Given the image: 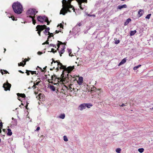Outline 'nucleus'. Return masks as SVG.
<instances>
[{
	"instance_id": "1",
	"label": "nucleus",
	"mask_w": 153,
	"mask_h": 153,
	"mask_svg": "<svg viewBox=\"0 0 153 153\" xmlns=\"http://www.w3.org/2000/svg\"><path fill=\"white\" fill-rule=\"evenodd\" d=\"M52 62L54 63L57 62V65L58 66L60 65V67L59 68L62 69H64L63 71L62 74L61 75L60 78H57L56 75L54 74L53 76H51V80H55L56 79H57V81L58 82H62V84L64 86L62 87V92L64 93V94H65L66 92V90L67 89V86H66V83L67 80L66 79L67 75L66 73H67V68H66V66L62 65L60 62H58V61H55L53 60Z\"/></svg>"
},
{
	"instance_id": "2",
	"label": "nucleus",
	"mask_w": 153,
	"mask_h": 153,
	"mask_svg": "<svg viewBox=\"0 0 153 153\" xmlns=\"http://www.w3.org/2000/svg\"><path fill=\"white\" fill-rule=\"evenodd\" d=\"M12 8L14 12L18 14L22 13L23 7L21 3L18 2H14L12 5Z\"/></svg>"
},
{
	"instance_id": "3",
	"label": "nucleus",
	"mask_w": 153,
	"mask_h": 153,
	"mask_svg": "<svg viewBox=\"0 0 153 153\" xmlns=\"http://www.w3.org/2000/svg\"><path fill=\"white\" fill-rule=\"evenodd\" d=\"M72 85L70 84L68 86V93L69 94L70 96L76 94L75 93L76 91H77L78 89L76 88H74L73 86H72Z\"/></svg>"
},
{
	"instance_id": "4",
	"label": "nucleus",
	"mask_w": 153,
	"mask_h": 153,
	"mask_svg": "<svg viewBox=\"0 0 153 153\" xmlns=\"http://www.w3.org/2000/svg\"><path fill=\"white\" fill-rule=\"evenodd\" d=\"M62 2V8L60 10V14L65 15L67 13V2L65 0H63Z\"/></svg>"
},
{
	"instance_id": "5",
	"label": "nucleus",
	"mask_w": 153,
	"mask_h": 153,
	"mask_svg": "<svg viewBox=\"0 0 153 153\" xmlns=\"http://www.w3.org/2000/svg\"><path fill=\"white\" fill-rule=\"evenodd\" d=\"M37 11H36V10L34 9H31L28 10L27 12V14L29 15L28 17L31 18L35 17V15L36 13H37Z\"/></svg>"
},
{
	"instance_id": "6",
	"label": "nucleus",
	"mask_w": 153,
	"mask_h": 153,
	"mask_svg": "<svg viewBox=\"0 0 153 153\" xmlns=\"http://www.w3.org/2000/svg\"><path fill=\"white\" fill-rule=\"evenodd\" d=\"M72 1L68 0V12H71L72 10L74 12V7L71 5V3Z\"/></svg>"
},
{
	"instance_id": "7",
	"label": "nucleus",
	"mask_w": 153,
	"mask_h": 153,
	"mask_svg": "<svg viewBox=\"0 0 153 153\" xmlns=\"http://www.w3.org/2000/svg\"><path fill=\"white\" fill-rule=\"evenodd\" d=\"M75 80H76L75 78L73 77L71 75L68 74V83L70 82V83L71 84Z\"/></svg>"
},
{
	"instance_id": "8",
	"label": "nucleus",
	"mask_w": 153,
	"mask_h": 153,
	"mask_svg": "<svg viewBox=\"0 0 153 153\" xmlns=\"http://www.w3.org/2000/svg\"><path fill=\"white\" fill-rule=\"evenodd\" d=\"M11 85L8 82L4 83L3 85V87L4 88L5 91L10 90L11 87Z\"/></svg>"
},
{
	"instance_id": "9",
	"label": "nucleus",
	"mask_w": 153,
	"mask_h": 153,
	"mask_svg": "<svg viewBox=\"0 0 153 153\" xmlns=\"http://www.w3.org/2000/svg\"><path fill=\"white\" fill-rule=\"evenodd\" d=\"M47 26L45 25H39L36 27V29H37V30H39L40 31H42Z\"/></svg>"
},
{
	"instance_id": "10",
	"label": "nucleus",
	"mask_w": 153,
	"mask_h": 153,
	"mask_svg": "<svg viewBox=\"0 0 153 153\" xmlns=\"http://www.w3.org/2000/svg\"><path fill=\"white\" fill-rule=\"evenodd\" d=\"M86 106L85 103L81 104L79 106L78 109L80 111H82L86 108Z\"/></svg>"
},
{
	"instance_id": "11",
	"label": "nucleus",
	"mask_w": 153,
	"mask_h": 153,
	"mask_svg": "<svg viewBox=\"0 0 153 153\" xmlns=\"http://www.w3.org/2000/svg\"><path fill=\"white\" fill-rule=\"evenodd\" d=\"M75 67L74 66H69L68 67V74L70 73L71 71H73V70L74 69Z\"/></svg>"
},
{
	"instance_id": "12",
	"label": "nucleus",
	"mask_w": 153,
	"mask_h": 153,
	"mask_svg": "<svg viewBox=\"0 0 153 153\" xmlns=\"http://www.w3.org/2000/svg\"><path fill=\"white\" fill-rule=\"evenodd\" d=\"M44 17L45 16H44L43 17L41 16H38L37 17L38 20L40 22H43V21H45V18H44Z\"/></svg>"
},
{
	"instance_id": "13",
	"label": "nucleus",
	"mask_w": 153,
	"mask_h": 153,
	"mask_svg": "<svg viewBox=\"0 0 153 153\" xmlns=\"http://www.w3.org/2000/svg\"><path fill=\"white\" fill-rule=\"evenodd\" d=\"M83 77L81 76L79 77L78 80L77 81V82L79 85H81L83 82Z\"/></svg>"
},
{
	"instance_id": "14",
	"label": "nucleus",
	"mask_w": 153,
	"mask_h": 153,
	"mask_svg": "<svg viewBox=\"0 0 153 153\" xmlns=\"http://www.w3.org/2000/svg\"><path fill=\"white\" fill-rule=\"evenodd\" d=\"M126 58H125L123 59L122 61L120 62L118 64V66H120L124 63H125L126 62Z\"/></svg>"
},
{
	"instance_id": "15",
	"label": "nucleus",
	"mask_w": 153,
	"mask_h": 153,
	"mask_svg": "<svg viewBox=\"0 0 153 153\" xmlns=\"http://www.w3.org/2000/svg\"><path fill=\"white\" fill-rule=\"evenodd\" d=\"M143 10H141V9H140L139 10L138 12V14L139 15V17L143 15Z\"/></svg>"
},
{
	"instance_id": "16",
	"label": "nucleus",
	"mask_w": 153,
	"mask_h": 153,
	"mask_svg": "<svg viewBox=\"0 0 153 153\" xmlns=\"http://www.w3.org/2000/svg\"><path fill=\"white\" fill-rule=\"evenodd\" d=\"M131 21V19L130 18H128L127 19L126 21L124 22V25L126 26L128 25V24L129 23V22H130Z\"/></svg>"
},
{
	"instance_id": "17",
	"label": "nucleus",
	"mask_w": 153,
	"mask_h": 153,
	"mask_svg": "<svg viewBox=\"0 0 153 153\" xmlns=\"http://www.w3.org/2000/svg\"><path fill=\"white\" fill-rule=\"evenodd\" d=\"M127 7V5L126 4H124L121 6H119L118 7V9H121L123 8H126Z\"/></svg>"
},
{
	"instance_id": "18",
	"label": "nucleus",
	"mask_w": 153,
	"mask_h": 153,
	"mask_svg": "<svg viewBox=\"0 0 153 153\" xmlns=\"http://www.w3.org/2000/svg\"><path fill=\"white\" fill-rule=\"evenodd\" d=\"M17 95L18 96H20V97H21L22 98H25V95L24 94H20V93H17Z\"/></svg>"
},
{
	"instance_id": "19",
	"label": "nucleus",
	"mask_w": 153,
	"mask_h": 153,
	"mask_svg": "<svg viewBox=\"0 0 153 153\" xmlns=\"http://www.w3.org/2000/svg\"><path fill=\"white\" fill-rule=\"evenodd\" d=\"M86 107H87L88 108H90L91 107L93 106V105L91 103H85Z\"/></svg>"
},
{
	"instance_id": "20",
	"label": "nucleus",
	"mask_w": 153,
	"mask_h": 153,
	"mask_svg": "<svg viewBox=\"0 0 153 153\" xmlns=\"http://www.w3.org/2000/svg\"><path fill=\"white\" fill-rule=\"evenodd\" d=\"M8 132L7 133V135L9 136H11L12 134V132L11 131V130L10 128H8L7 129Z\"/></svg>"
},
{
	"instance_id": "21",
	"label": "nucleus",
	"mask_w": 153,
	"mask_h": 153,
	"mask_svg": "<svg viewBox=\"0 0 153 153\" xmlns=\"http://www.w3.org/2000/svg\"><path fill=\"white\" fill-rule=\"evenodd\" d=\"M62 48H63V49L62 50L60 51V52H59V53L60 55V56H61V54H62L64 52V47H65V46L63 45H62Z\"/></svg>"
},
{
	"instance_id": "22",
	"label": "nucleus",
	"mask_w": 153,
	"mask_h": 153,
	"mask_svg": "<svg viewBox=\"0 0 153 153\" xmlns=\"http://www.w3.org/2000/svg\"><path fill=\"white\" fill-rule=\"evenodd\" d=\"M136 32L137 31L135 30L133 31H131L130 33V36H132L134 35Z\"/></svg>"
},
{
	"instance_id": "23",
	"label": "nucleus",
	"mask_w": 153,
	"mask_h": 153,
	"mask_svg": "<svg viewBox=\"0 0 153 153\" xmlns=\"http://www.w3.org/2000/svg\"><path fill=\"white\" fill-rule=\"evenodd\" d=\"M65 116V114H61L59 115V118H61V119H63L64 118Z\"/></svg>"
},
{
	"instance_id": "24",
	"label": "nucleus",
	"mask_w": 153,
	"mask_h": 153,
	"mask_svg": "<svg viewBox=\"0 0 153 153\" xmlns=\"http://www.w3.org/2000/svg\"><path fill=\"white\" fill-rule=\"evenodd\" d=\"M50 88L52 91H54L56 90L55 88L53 85H50Z\"/></svg>"
},
{
	"instance_id": "25",
	"label": "nucleus",
	"mask_w": 153,
	"mask_h": 153,
	"mask_svg": "<svg viewBox=\"0 0 153 153\" xmlns=\"http://www.w3.org/2000/svg\"><path fill=\"white\" fill-rule=\"evenodd\" d=\"M24 63L23 64V63L21 62L20 63H18V66H22L24 67V65L26 64V61H24Z\"/></svg>"
},
{
	"instance_id": "26",
	"label": "nucleus",
	"mask_w": 153,
	"mask_h": 153,
	"mask_svg": "<svg viewBox=\"0 0 153 153\" xmlns=\"http://www.w3.org/2000/svg\"><path fill=\"white\" fill-rule=\"evenodd\" d=\"M114 40L115 41L114 43L115 44H117L120 43V40H117V38H115Z\"/></svg>"
},
{
	"instance_id": "27",
	"label": "nucleus",
	"mask_w": 153,
	"mask_h": 153,
	"mask_svg": "<svg viewBox=\"0 0 153 153\" xmlns=\"http://www.w3.org/2000/svg\"><path fill=\"white\" fill-rule=\"evenodd\" d=\"M12 123L13 125H16L17 124V121L16 119H14L13 121L12 122Z\"/></svg>"
},
{
	"instance_id": "28",
	"label": "nucleus",
	"mask_w": 153,
	"mask_h": 153,
	"mask_svg": "<svg viewBox=\"0 0 153 153\" xmlns=\"http://www.w3.org/2000/svg\"><path fill=\"white\" fill-rule=\"evenodd\" d=\"M48 35H49V36L48 37V39H49V38H51V36H53V35L52 33H50L49 32H48Z\"/></svg>"
},
{
	"instance_id": "29",
	"label": "nucleus",
	"mask_w": 153,
	"mask_h": 153,
	"mask_svg": "<svg viewBox=\"0 0 153 153\" xmlns=\"http://www.w3.org/2000/svg\"><path fill=\"white\" fill-rule=\"evenodd\" d=\"M44 18H45V22H47V25H49L50 24V22L48 21V19L47 17H44Z\"/></svg>"
},
{
	"instance_id": "30",
	"label": "nucleus",
	"mask_w": 153,
	"mask_h": 153,
	"mask_svg": "<svg viewBox=\"0 0 153 153\" xmlns=\"http://www.w3.org/2000/svg\"><path fill=\"white\" fill-rule=\"evenodd\" d=\"M3 71L4 72H5V73L4 74H7V73H9L6 70H0V72H1V74L3 75L4 74V73H3Z\"/></svg>"
},
{
	"instance_id": "31",
	"label": "nucleus",
	"mask_w": 153,
	"mask_h": 153,
	"mask_svg": "<svg viewBox=\"0 0 153 153\" xmlns=\"http://www.w3.org/2000/svg\"><path fill=\"white\" fill-rule=\"evenodd\" d=\"M141 66V65H138V66H135L134 67V68H133V69L134 70H137V68H138L139 67H140Z\"/></svg>"
},
{
	"instance_id": "32",
	"label": "nucleus",
	"mask_w": 153,
	"mask_h": 153,
	"mask_svg": "<svg viewBox=\"0 0 153 153\" xmlns=\"http://www.w3.org/2000/svg\"><path fill=\"white\" fill-rule=\"evenodd\" d=\"M144 149L143 148H140L138 149V151L140 153H142L144 151Z\"/></svg>"
},
{
	"instance_id": "33",
	"label": "nucleus",
	"mask_w": 153,
	"mask_h": 153,
	"mask_svg": "<svg viewBox=\"0 0 153 153\" xmlns=\"http://www.w3.org/2000/svg\"><path fill=\"white\" fill-rule=\"evenodd\" d=\"M121 151V149L120 148H118L116 150V152L118 153H120Z\"/></svg>"
},
{
	"instance_id": "34",
	"label": "nucleus",
	"mask_w": 153,
	"mask_h": 153,
	"mask_svg": "<svg viewBox=\"0 0 153 153\" xmlns=\"http://www.w3.org/2000/svg\"><path fill=\"white\" fill-rule=\"evenodd\" d=\"M68 53H69V55L70 56H73V54H71V50H68Z\"/></svg>"
},
{
	"instance_id": "35",
	"label": "nucleus",
	"mask_w": 153,
	"mask_h": 153,
	"mask_svg": "<svg viewBox=\"0 0 153 153\" xmlns=\"http://www.w3.org/2000/svg\"><path fill=\"white\" fill-rule=\"evenodd\" d=\"M82 25V24L81 22L78 23L76 24L75 28H76L77 26H81Z\"/></svg>"
},
{
	"instance_id": "36",
	"label": "nucleus",
	"mask_w": 153,
	"mask_h": 153,
	"mask_svg": "<svg viewBox=\"0 0 153 153\" xmlns=\"http://www.w3.org/2000/svg\"><path fill=\"white\" fill-rule=\"evenodd\" d=\"M151 14H149L148 15H147V16H146V19H150V16H151Z\"/></svg>"
},
{
	"instance_id": "37",
	"label": "nucleus",
	"mask_w": 153,
	"mask_h": 153,
	"mask_svg": "<svg viewBox=\"0 0 153 153\" xmlns=\"http://www.w3.org/2000/svg\"><path fill=\"white\" fill-rule=\"evenodd\" d=\"M58 42H59L60 43V44H59V43H58L57 44V46H58V48H57V49H58V48H59L60 44H62V42H60L59 41H58Z\"/></svg>"
},
{
	"instance_id": "38",
	"label": "nucleus",
	"mask_w": 153,
	"mask_h": 153,
	"mask_svg": "<svg viewBox=\"0 0 153 153\" xmlns=\"http://www.w3.org/2000/svg\"><path fill=\"white\" fill-rule=\"evenodd\" d=\"M34 17H33L32 18H31L32 19V21H33V24H34V25H35V24L36 23V21H35V20H34Z\"/></svg>"
},
{
	"instance_id": "39",
	"label": "nucleus",
	"mask_w": 153,
	"mask_h": 153,
	"mask_svg": "<svg viewBox=\"0 0 153 153\" xmlns=\"http://www.w3.org/2000/svg\"><path fill=\"white\" fill-rule=\"evenodd\" d=\"M30 72L32 74H36V71H30Z\"/></svg>"
},
{
	"instance_id": "40",
	"label": "nucleus",
	"mask_w": 153,
	"mask_h": 153,
	"mask_svg": "<svg viewBox=\"0 0 153 153\" xmlns=\"http://www.w3.org/2000/svg\"><path fill=\"white\" fill-rule=\"evenodd\" d=\"M64 140L65 141H67V137L66 136H64Z\"/></svg>"
},
{
	"instance_id": "41",
	"label": "nucleus",
	"mask_w": 153,
	"mask_h": 153,
	"mask_svg": "<svg viewBox=\"0 0 153 153\" xmlns=\"http://www.w3.org/2000/svg\"><path fill=\"white\" fill-rule=\"evenodd\" d=\"M49 46H52L54 47H55V48H56V46H55V45L53 44H50Z\"/></svg>"
},
{
	"instance_id": "42",
	"label": "nucleus",
	"mask_w": 153,
	"mask_h": 153,
	"mask_svg": "<svg viewBox=\"0 0 153 153\" xmlns=\"http://www.w3.org/2000/svg\"><path fill=\"white\" fill-rule=\"evenodd\" d=\"M28 71V70L26 71V73L27 74V75H30V73H29V72H30L29 71Z\"/></svg>"
},
{
	"instance_id": "43",
	"label": "nucleus",
	"mask_w": 153,
	"mask_h": 153,
	"mask_svg": "<svg viewBox=\"0 0 153 153\" xmlns=\"http://www.w3.org/2000/svg\"><path fill=\"white\" fill-rule=\"evenodd\" d=\"M36 30L38 31V33L39 34V36H41L40 33H41V31H40L39 30H37V29Z\"/></svg>"
},
{
	"instance_id": "44",
	"label": "nucleus",
	"mask_w": 153,
	"mask_h": 153,
	"mask_svg": "<svg viewBox=\"0 0 153 153\" xmlns=\"http://www.w3.org/2000/svg\"><path fill=\"white\" fill-rule=\"evenodd\" d=\"M54 49L53 48H52L51 49V52H53L54 53L55 52H56V50L55 51H54Z\"/></svg>"
},
{
	"instance_id": "45",
	"label": "nucleus",
	"mask_w": 153,
	"mask_h": 153,
	"mask_svg": "<svg viewBox=\"0 0 153 153\" xmlns=\"http://www.w3.org/2000/svg\"><path fill=\"white\" fill-rule=\"evenodd\" d=\"M43 32L46 35H47V32L46 31V30H45Z\"/></svg>"
},
{
	"instance_id": "46",
	"label": "nucleus",
	"mask_w": 153,
	"mask_h": 153,
	"mask_svg": "<svg viewBox=\"0 0 153 153\" xmlns=\"http://www.w3.org/2000/svg\"><path fill=\"white\" fill-rule=\"evenodd\" d=\"M45 28H46V30H46V31H48V32H49L48 31L50 30L49 27H47H47H46Z\"/></svg>"
},
{
	"instance_id": "47",
	"label": "nucleus",
	"mask_w": 153,
	"mask_h": 153,
	"mask_svg": "<svg viewBox=\"0 0 153 153\" xmlns=\"http://www.w3.org/2000/svg\"><path fill=\"white\" fill-rule=\"evenodd\" d=\"M126 105V104H125L124 103H123L121 105H120V106H121V107H123V106H125Z\"/></svg>"
},
{
	"instance_id": "48",
	"label": "nucleus",
	"mask_w": 153,
	"mask_h": 153,
	"mask_svg": "<svg viewBox=\"0 0 153 153\" xmlns=\"http://www.w3.org/2000/svg\"><path fill=\"white\" fill-rule=\"evenodd\" d=\"M0 126L1 127V128H2L3 125L2 122H0Z\"/></svg>"
},
{
	"instance_id": "49",
	"label": "nucleus",
	"mask_w": 153,
	"mask_h": 153,
	"mask_svg": "<svg viewBox=\"0 0 153 153\" xmlns=\"http://www.w3.org/2000/svg\"><path fill=\"white\" fill-rule=\"evenodd\" d=\"M88 16H94V17H95V15H90V14H88Z\"/></svg>"
},
{
	"instance_id": "50",
	"label": "nucleus",
	"mask_w": 153,
	"mask_h": 153,
	"mask_svg": "<svg viewBox=\"0 0 153 153\" xmlns=\"http://www.w3.org/2000/svg\"><path fill=\"white\" fill-rule=\"evenodd\" d=\"M37 53H38V54L39 55H40L42 53V52H40V51H39Z\"/></svg>"
},
{
	"instance_id": "51",
	"label": "nucleus",
	"mask_w": 153,
	"mask_h": 153,
	"mask_svg": "<svg viewBox=\"0 0 153 153\" xmlns=\"http://www.w3.org/2000/svg\"><path fill=\"white\" fill-rule=\"evenodd\" d=\"M49 41V39H48L46 42H45V44H49V42L48 41Z\"/></svg>"
},
{
	"instance_id": "52",
	"label": "nucleus",
	"mask_w": 153,
	"mask_h": 153,
	"mask_svg": "<svg viewBox=\"0 0 153 153\" xmlns=\"http://www.w3.org/2000/svg\"><path fill=\"white\" fill-rule=\"evenodd\" d=\"M59 26H60L61 27L63 28V27L62 25V23L60 24L59 25H58L57 26V27H58Z\"/></svg>"
},
{
	"instance_id": "53",
	"label": "nucleus",
	"mask_w": 153,
	"mask_h": 153,
	"mask_svg": "<svg viewBox=\"0 0 153 153\" xmlns=\"http://www.w3.org/2000/svg\"><path fill=\"white\" fill-rule=\"evenodd\" d=\"M40 129V127H38L36 129V130L37 131H39Z\"/></svg>"
},
{
	"instance_id": "54",
	"label": "nucleus",
	"mask_w": 153,
	"mask_h": 153,
	"mask_svg": "<svg viewBox=\"0 0 153 153\" xmlns=\"http://www.w3.org/2000/svg\"><path fill=\"white\" fill-rule=\"evenodd\" d=\"M11 17V18H12V19L13 20H15L14 19V17L13 16H12Z\"/></svg>"
},
{
	"instance_id": "55",
	"label": "nucleus",
	"mask_w": 153,
	"mask_h": 153,
	"mask_svg": "<svg viewBox=\"0 0 153 153\" xmlns=\"http://www.w3.org/2000/svg\"><path fill=\"white\" fill-rule=\"evenodd\" d=\"M37 67L39 68L40 69H41V71H42V72L44 71V70L43 69H42L41 68H39V66H38Z\"/></svg>"
},
{
	"instance_id": "56",
	"label": "nucleus",
	"mask_w": 153,
	"mask_h": 153,
	"mask_svg": "<svg viewBox=\"0 0 153 153\" xmlns=\"http://www.w3.org/2000/svg\"><path fill=\"white\" fill-rule=\"evenodd\" d=\"M28 104H29V103H28L27 102V105H26V108H27V106Z\"/></svg>"
},
{
	"instance_id": "57",
	"label": "nucleus",
	"mask_w": 153,
	"mask_h": 153,
	"mask_svg": "<svg viewBox=\"0 0 153 153\" xmlns=\"http://www.w3.org/2000/svg\"><path fill=\"white\" fill-rule=\"evenodd\" d=\"M59 31L56 30L55 32L56 33H59Z\"/></svg>"
},
{
	"instance_id": "58",
	"label": "nucleus",
	"mask_w": 153,
	"mask_h": 153,
	"mask_svg": "<svg viewBox=\"0 0 153 153\" xmlns=\"http://www.w3.org/2000/svg\"><path fill=\"white\" fill-rule=\"evenodd\" d=\"M30 59L29 58L28 59H25V61H26V62L27 61H28Z\"/></svg>"
},
{
	"instance_id": "59",
	"label": "nucleus",
	"mask_w": 153,
	"mask_h": 153,
	"mask_svg": "<svg viewBox=\"0 0 153 153\" xmlns=\"http://www.w3.org/2000/svg\"><path fill=\"white\" fill-rule=\"evenodd\" d=\"M18 100H19L20 101V100H21L20 97V96H18Z\"/></svg>"
},
{
	"instance_id": "60",
	"label": "nucleus",
	"mask_w": 153,
	"mask_h": 153,
	"mask_svg": "<svg viewBox=\"0 0 153 153\" xmlns=\"http://www.w3.org/2000/svg\"><path fill=\"white\" fill-rule=\"evenodd\" d=\"M19 71L20 73H24V72H23L22 71H21V70H19Z\"/></svg>"
},
{
	"instance_id": "61",
	"label": "nucleus",
	"mask_w": 153,
	"mask_h": 153,
	"mask_svg": "<svg viewBox=\"0 0 153 153\" xmlns=\"http://www.w3.org/2000/svg\"><path fill=\"white\" fill-rule=\"evenodd\" d=\"M32 88H33V89H34L35 88V85H34L32 87Z\"/></svg>"
},
{
	"instance_id": "62",
	"label": "nucleus",
	"mask_w": 153,
	"mask_h": 153,
	"mask_svg": "<svg viewBox=\"0 0 153 153\" xmlns=\"http://www.w3.org/2000/svg\"><path fill=\"white\" fill-rule=\"evenodd\" d=\"M39 82H37L36 83V85H38L39 84Z\"/></svg>"
},
{
	"instance_id": "63",
	"label": "nucleus",
	"mask_w": 153,
	"mask_h": 153,
	"mask_svg": "<svg viewBox=\"0 0 153 153\" xmlns=\"http://www.w3.org/2000/svg\"><path fill=\"white\" fill-rule=\"evenodd\" d=\"M4 53L6 51V49L5 48H4Z\"/></svg>"
},
{
	"instance_id": "64",
	"label": "nucleus",
	"mask_w": 153,
	"mask_h": 153,
	"mask_svg": "<svg viewBox=\"0 0 153 153\" xmlns=\"http://www.w3.org/2000/svg\"><path fill=\"white\" fill-rule=\"evenodd\" d=\"M59 68V66H58V67H57V68H56V69H57V70H59V68Z\"/></svg>"
}]
</instances>
